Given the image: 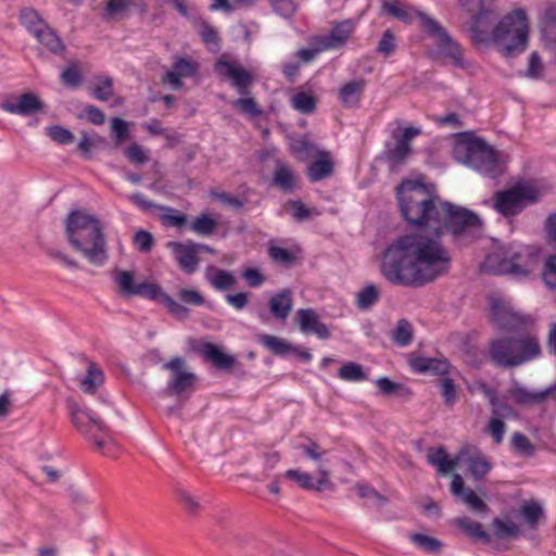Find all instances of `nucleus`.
Wrapping results in <instances>:
<instances>
[{
	"instance_id": "nucleus-13",
	"label": "nucleus",
	"mask_w": 556,
	"mask_h": 556,
	"mask_svg": "<svg viewBox=\"0 0 556 556\" xmlns=\"http://www.w3.org/2000/svg\"><path fill=\"white\" fill-rule=\"evenodd\" d=\"M214 71L219 77L229 80L239 94L248 96L250 93L254 76L238 61L219 59L214 65Z\"/></svg>"
},
{
	"instance_id": "nucleus-63",
	"label": "nucleus",
	"mask_w": 556,
	"mask_h": 556,
	"mask_svg": "<svg viewBox=\"0 0 556 556\" xmlns=\"http://www.w3.org/2000/svg\"><path fill=\"white\" fill-rule=\"evenodd\" d=\"M132 242L138 251L147 253L152 250L154 238L151 232L147 230H139L135 233Z\"/></svg>"
},
{
	"instance_id": "nucleus-46",
	"label": "nucleus",
	"mask_w": 556,
	"mask_h": 556,
	"mask_svg": "<svg viewBox=\"0 0 556 556\" xmlns=\"http://www.w3.org/2000/svg\"><path fill=\"white\" fill-rule=\"evenodd\" d=\"M105 143V138L96 132L88 135L86 131H81V139L78 142V150L81 152L85 159H90L92 149L102 147Z\"/></svg>"
},
{
	"instance_id": "nucleus-29",
	"label": "nucleus",
	"mask_w": 556,
	"mask_h": 556,
	"mask_svg": "<svg viewBox=\"0 0 556 556\" xmlns=\"http://www.w3.org/2000/svg\"><path fill=\"white\" fill-rule=\"evenodd\" d=\"M412 368L417 372L442 376L448 374L450 363L446 359L417 357L410 363Z\"/></svg>"
},
{
	"instance_id": "nucleus-2",
	"label": "nucleus",
	"mask_w": 556,
	"mask_h": 556,
	"mask_svg": "<svg viewBox=\"0 0 556 556\" xmlns=\"http://www.w3.org/2000/svg\"><path fill=\"white\" fill-rule=\"evenodd\" d=\"M496 16L489 9L483 8L472 16L470 31L475 43L493 41L505 58H514L522 53L528 46L529 26L523 10L518 9L504 16L492 28Z\"/></svg>"
},
{
	"instance_id": "nucleus-36",
	"label": "nucleus",
	"mask_w": 556,
	"mask_h": 556,
	"mask_svg": "<svg viewBox=\"0 0 556 556\" xmlns=\"http://www.w3.org/2000/svg\"><path fill=\"white\" fill-rule=\"evenodd\" d=\"M104 375L102 369L93 362H90L87 368V375L80 382V388L85 393L92 394L103 383Z\"/></svg>"
},
{
	"instance_id": "nucleus-58",
	"label": "nucleus",
	"mask_w": 556,
	"mask_h": 556,
	"mask_svg": "<svg viewBox=\"0 0 556 556\" xmlns=\"http://www.w3.org/2000/svg\"><path fill=\"white\" fill-rule=\"evenodd\" d=\"M355 489L359 497L372 501L378 507L383 506L387 502V498L383 495L367 484L357 483Z\"/></svg>"
},
{
	"instance_id": "nucleus-35",
	"label": "nucleus",
	"mask_w": 556,
	"mask_h": 556,
	"mask_svg": "<svg viewBox=\"0 0 556 556\" xmlns=\"http://www.w3.org/2000/svg\"><path fill=\"white\" fill-rule=\"evenodd\" d=\"M427 460L430 465L438 468L440 473L446 475L453 471L457 466V459H451L443 446L437 450H429Z\"/></svg>"
},
{
	"instance_id": "nucleus-44",
	"label": "nucleus",
	"mask_w": 556,
	"mask_h": 556,
	"mask_svg": "<svg viewBox=\"0 0 556 556\" xmlns=\"http://www.w3.org/2000/svg\"><path fill=\"white\" fill-rule=\"evenodd\" d=\"M545 27L543 29V40L547 50L556 55V16L552 11L545 14Z\"/></svg>"
},
{
	"instance_id": "nucleus-64",
	"label": "nucleus",
	"mask_w": 556,
	"mask_h": 556,
	"mask_svg": "<svg viewBox=\"0 0 556 556\" xmlns=\"http://www.w3.org/2000/svg\"><path fill=\"white\" fill-rule=\"evenodd\" d=\"M543 280L548 288L556 290V254L546 258Z\"/></svg>"
},
{
	"instance_id": "nucleus-26",
	"label": "nucleus",
	"mask_w": 556,
	"mask_h": 556,
	"mask_svg": "<svg viewBox=\"0 0 556 556\" xmlns=\"http://www.w3.org/2000/svg\"><path fill=\"white\" fill-rule=\"evenodd\" d=\"M365 80L356 79L344 84L339 90L341 104L346 109L358 106L361 98L365 90Z\"/></svg>"
},
{
	"instance_id": "nucleus-39",
	"label": "nucleus",
	"mask_w": 556,
	"mask_h": 556,
	"mask_svg": "<svg viewBox=\"0 0 556 556\" xmlns=\"http://www.w3.org/2000/svg\"><path fill=\"white\" fill-rule=\"evenodd\" d=\"M492 529L494 535L500 540L514 539L520 533L519 527L515 522L498 517L493 519Z\"/></svg>"
},
{
	"instance_id": "nucleus-55",
	"label": "nucleus",
	"mask_w": 556,
	"mask_h": 556,
	"mask_svg": "<svg viewBox=\"0 0 556 556\" xmlns=\"http://www.w3.org/2000/svg\"><path fill=\"white\" fill-rule=\"evenodd\" d=\"M210 282L216 290L225 291L235 286L236 278L228 270L216 269L215 275L210 278Z\"/></svg>"
},
{
	"instance_id": "nucleus-16",
	"label": "nucleus",
	"mask_w": 556,
	"mask_h": 556,
	"mask_svg": "<svg viewBox=\"0 0 556 556\" xmlns=\"http://www.w3.org/2000/svg\"><path fill=\"white\" fill-rule=\"evenodd\" d=\"M509 395L518 405H538L547 401L556 403V382L543 390H529L518 383L508 390Z\"/></svg>"
},
{
	"instance_id": "nucleus-4",
	"label": "nucleus",
	"mask_w": 556,
	"mask_h": 556,
	"mask_svg": "<svg viewBox=\"0 0 556 556\" xmlns=\"http://www.w3.org/2000/svg\"><path fill=\"white\" fill-rule=\"evenodd\" d=\"M395 193L401 215L407 224L434 228L443 201L433 187L406 179L397 185Z\"/></svg>"
},
{
	"instance_id": "nucleus-1",
	"label": "nucleus",
	"mask_w": 556,
	"mask_h": 556,
	"mask_svg": "<svg viewBox=\"0 0 556 556\" xmlns=\"http://www.w3.org/2000/svg\"><path fill=\"white\" fill-rule=\"evenodd\" d=\"M482 220L472 211L443 201L430 235L414 231L393 240L382 252L380 271L394 286L422 287L448 273L452 256L441 237L448 233L454 240L473 238Z\"/></svg>"
},
{
	"instance_id": "nucleus-23",
	"label": "nucleus",
	"mask_w": 556,
	"mask_h": 556,
	"mask_svg": "<svg viewBox=\"0 0 556 556\" xmlns=\"http://www.w3.org/2000/svg\"><path fill=\"white\" fill-rule=\"evenodd\" d=\"M198 353L217 369H230L236 364L235 356L224 353L222 348L214 343L206 342L201 344Z\"/></svg>"
},
{
	"instance_id": "nucleus-54",
	"label": "nucleus",
	"mask_w": 556,
	"mask_h": 556,
	"mask_svg": "<svg viewBox=\"0 0 556 556\" xmlns=\"http://www.w3.org/2000/svg\"><path fill=\"white\" fill-rule=\"evenodd\" d=\"M511 448L523 456H532L535 452V446L531 441L522 433L515 432L511 437Z\"/></svg>"
},
{
	"instance_id": "nucleus-28",
	"label": "nucleus",
	"mask_w": 556,
	"mask_h": 556,
	"mask_svg": "<svg viewBox=\"0 0 556 556\" xmlns=\"http://www.w3.org/2000/svg\"><path fill=\"white\" fill-rule=\"evenodd\" d=\"M452 523L466 533L471 540L481 541L485 544L491 542V535L483 530L482 525L467 516L455 518Z\"/></svg>"
},
{
	"instance_id": "nucleus-19",
	"label": "nucleus",
	"mask_w": 556,
	"mask_h": 556,
	"mask_svg": "<svg viewBox=\"0 0 556 556\" xmlns=\"http://www.w3.org/2000/svg\"><path fill=\"white\" fill-rule=\"evenodd\" d=\"M295 319L304 333L315 334L320 340H327L331 336L327 325L319 320L318 314L313 308H300Z\"/></svg>"
},
{
	"instance_id": "nucleus-21",
	"label": "nucleus",
	"mask_w": 556,
	"mask_h": 556,
	"mask_svg": "<svg viewBox=\"0 0 556 556\" xmlns=\"http://www.w3.org/2000/svg\"><path fill=\"white\" fill-rule=\"evenodd\" d=\"M451 492L454 496L459 497L472 513L485 514L489 506L481 500L471 489L465 488L463 478L455 473L451 482Z\"/></svg>"
},
{
	"instance_id": "nucleus-45",
	"label": "nucleus",
	"mask_w": 556,
	"mask_h": 556,
	"mask_svg": "<svg viewBox=\"0 0 556 556\" xmlns=\"http://www.w3.org/2000/svg\"><path fill=\"white\" fill-rule=\"evenodd\" d=\"M410 541L421 551L430 554H438L441 552L442 542L433 536L422 533H414L410 535Z\"/></svg>"
},
{
	"instance_id": "nucleus-49",
	"label": "nucleus",
	"mask_w": 556,
	"mask_h": 556,
	"mask_svg": "<svg viewBox=\"0 0 556 556\" xmlns=\"http://www.w3.org/2000/svg\"><path fill=\"white\" fill-rule=\"evenodd\" d=\"M353 30V23L346 20L334 24V26L329 31V35L331 39L338 45V47L341 48L346 43Z\"/></svg>"
},
{
	"instance_id": "nucleus-27",
	"label": "nucleus",
	"mask_w": 556,
	"mask_h": 556,
	"mask_svg": "<svg viewBox=\"0 0 556 556\" xmlns=\"http://www.w3.org/2000/svg\"><path fill=\"white\" fill-rule=\"evenodd\" d=\"M333 173V162L329 152H320L318 159L312 162L307 167V177L312 182H316L330 177Z\"/></svg>"
},
{
	"instance_id": "nucleus-5",
	"label": "nucleus",
	"mask_w": 556,
	"mask_h": 556,
	"mask_svg": "<svg viewBox=\"0 0 556 556\" xmlns=\"http://www.w3.org/2000/svg\"><path fill=\"white\" fill-rule=\"evenodd\" d=\"M116 285L117 293L126 299L141 296L151 301H157L164 305L168 313L179 320H186L190 311L185 305L175 301L169 294L163 291L161 286L148 281H136V275L131 270L115 269L112 275Z\"/></svg>"
},
{
	"instance_id": "nucleus-50",
	"label": "nucleus",
	"mask_w": 556,
	"mask_h": 556,
	"mask_svg": "<svg viewBox=\"0 0 556 556\" xmlns=\"http://www.w3.org/2000/svg\"><path fill=\"white\" fill-rule=\"evenodd\" d=\"M200 36L210 52H219L220 37L213 26L207 23H203L201 26Z\"/></svg>"
},
{
	"instance_id": "nucleus-9",
	"label": "nucleus",
	"mask_w": 556,
	"mask_h": 556,
	"mask_svg": "<svg viewBox=\"0 0 556 556\" xmlns=\"http://www.w3.org/2000/svg\"><path fill=\"white\" fill-rule=\"evenodd\" d=\"M417 17L419 20L420 29L426 33L430 38L434 39L438 48V53L448 59L451 64L456 67L464 68L465 63L463 59V50L457 41L448 34L435 18L430 15L418 11Z\"/></svg>"
},
{
	"instance_id": "nucleus-59",
	"label": "nucleus",
	"mask_w": 556,
	"mask_h": 556,
	"mask_svg": "<svg viewBox=\"0 0 556 556\" xmlns=\"http://www.w3.org/2000/svg\"><path fill=\"white\" fill-rule=\"evenodd\" d=\"M396 48L395 37L390 29L383 31L381 39L378 42L376 51L386 58H389Z\"/></svg>"
},
{
	"instance_id": "nucleus-38",
	"label": "nucleus",
	"mask_w": 556,
	"mask_h": 556,
	"mask_svg": "<svg viewBox=\"0 0 556 556\" xmlns=\"http://www.w3.org/2000/svg\"><path fill=\"white\" fill-rule=\"evenodd\" d=\"M376 384L380 394L384 396L397 395L400 397H409L412 395V391L408 388L402 383L392 381L388 377L378 378Z\"/></svg>"
},
{
	"instance_id": "nucleus-61",
	"label": "nucleus",
	"mask_w": 556,
	"mask_h": 556,
	"mask_svg": "<svg viewBox=\"0 0 556 556\" xmlns=\"http://www.w3.org/2000/svg\"><path fill=\"white\" fill-rule=\"evenodd\" d=\"M47 134L53 141L60 144H70L75 138L72 131L59 125L49 127Z\"/></svg>"
},
{
	"instance_id": "nucleus-18",
	"label": "nucleus",
	"mask_w": 556,
	"mask_h": 556,
	"mask_svg": "<svg viewBox=\"0 0 556 556\" xmlns=\"http://www.w3.org/2000/svg\"><path fill=\"white\" fill-rule=\"evenodd\" d=\"M286 478L298 483L304 490L323 492L326 490L332 491L333 483L329 479V473L320 468V476L314 480L313 476L307 472L300 471L299 469H289L285 473Z\"/></svg>"
},
{
	"instance_id": "nucleus-10",
	"label": "nucleus",
	"mask_w": 556,
	"mask_h": 556,
	"mask_svg": "<svg viewBox=\"0 0 556 556\" xmlns=\"http://www.w3.org/2000/svg\"><path fill=\"white\" fill-rule=\"evenodd\" d=\"M539 201V191L529 184H519L497 191L493 197V208L505 217L520 214L528 204Z\"/></svg>"
},
{
	"instance_id": "nucleus-33",
	"label": "nucleus",
	"mask_w": 556,
	"mask_h": 556,
	"mask_svg": "<svg viewBox=\"0 0 556 556\" xmlns=\"http://www.w3.org/2000/svg\"><path fill=\"white\" fill-rule=\"evenodd\" d=\"M296 176L285 163H278L274 170L273 184L285 192H293L295 189Z\"/></svg>"
},
{
	"instance_id": "nucleus-56",
	"label": "nucleus",
	"mask_w": 556,
	"mask_h": 556,
	"mask_svg": "<svg viewBox=\"0 0 556 556\" xmlns=\"http://www.w3.org/2000/svg\"><path fill=\"white\" fill-rule=\"evenodd\" d=\"M383 10L387 14L397 18L401 22H404L406 24H410L413 22L412 13L396 1H383Z\"/></svg>"
},
{
	"instance_id": "nucleus-48",
	"label": "nucleus",
	"mask_w": 556,
	"mask_h": 556,
	"mask_svg": "<svg viewBox=\"0 0 556 556\" xmlns=\"http://www.w3.org/2000/svg\"><path fill=\"white\" fill-rule=\"evenodd\" d=\"M379 299V290L372 283L367 285L356 294V305L359 309H369Z\"/></svg>"
},
{
	"instance_id": "nucleus-47",
	"label": "nucleus",
	"mask_w": 556,
	"mask_h": 556,
	"mask_svg": "<svg viewBox=\"0 0 556 556\" xmlns=\"http://www.w3.org/2000/svg\"><path fill=\"white\" fill-rule=\"evenodd\" d=\"M190 229L200 236H210L217 228V222L207 214L195 217L189 225Z\"/></svg>"
},
{
	"instance_id": "nucleus-52",
	"label": "nucleus",
	"mask_w": 556,
	"mask_h": 556,
	"mask_svg": "<svg viewBox=\"0 0 556 556\" xmlns=\"http://www.w3.org/2000/svg\"><path fill=\"white\" fill-rule=\"evenodd\" d=\"M392 339L400 346H406L412 342L413 328L408 320H406V319L399 320V323L393 331Z\"/></svg>"
},
{
	"instance_id": "nucleus-20",
	"label": "nucleus",
	"mask_w": 556,
	"mask_h": 556,
	"mask_svg": "<svg viewBox=\"0 0 556 556\" xmlns=\"http://www.w3.org/2000/svg\"><path fill=\"white\" fill-rule=\"evenodd\" d=\"M167 247L173 251L180 269L186 274H193L199 264L194 242L169 241Z\"/></svg>"
},
{
	"instance_id": "nucleus-25",
	"label": "nucleus",
	"mask_w": 556,
	"mask_h": 556,
	"mask_svg": "<svg viewBox=\"0 0 556 556\" xmlns=\"http://www.w3.org/2000/svg\"><path fill=\"white\" fill-rule=\"evenodd\" d=\"M105 20L123 18L127 16L132 9H139L144 5L143 0H104Z\"/></svg>"
},
{
	"instance_id": "nucleus-51",
	"label": "nucleus",
	"mask_w": 556,
	"mask_h": 556,
	"mask_svg": "<svg viewBox=\"0 0 556 556\" xmlns=\"http://www.w3.org/2000/svg\"><path fill=\"white\" fill-rule=\"evenodd\" d=\"M97 85L91 89L93 98L100 101H108L113 96V79L110 76H98Z\"/></svg>"
},
{
	"instance_id": "nucleus-53",
	"label": "nucleus",
	"mask_w": 556,
	"mask_h": 556,
	"mask_svg": "<svg viewBox=\"0 0 556 556\" xmlns=\"http://www.w3.org/2000/svg\"><path fill=\"white\" fill-rule=\"evenodd\" d=\"M292 105L303 114L313 113L316 109L315 98L306 92H298L292 97Z\"/></svg>"
},
{
	"instance_id": "nucleus-6",
	"label": "nucleus",
	"mask_w": 556,
	"mask_h": 556,
	"mask_svg": "<svg viewBox=\"0 0 556 556\" xmlns=\"http://www.w3.org/2000/svg\"><path fill=\"white\" fill-rule=\"evenodd\" d=\"M489 358L500 368H513L528 363L541 355L539 340L533 334L522 337H503L489 344Z\"/></svg>"
},
{
	"instance_id": "nucleus-62",
	"label": "nucleus",
	"mask_w": 556,
	"mask_h": 556,
	"mask_svg": "<svg viewBox=\"0 0 556 556\" xmlns=\"http://www.w3.org/2000/svg\"><path fill=\"white\" fill-rule=\"evenodd\" d=\"M126 159L137 165H142L148 162L149 157L146 150L137 142L131 143L124 152Z\"/></svg>"
},
{
	"instance_id": "nucleus-43",
	"label": "nucleus",
	"mask_w": 556,
	"mask_h": 556,
	"mask_svg": "<svg viewBox=\"0 0 556 556\" xmlns=\"http://www.w3.org/2000/svg\"><path fill=\"white\" fill-rule=\"evenodd\" d=\"M338 377L341 380L351 382L364 381L367 378L363 366L354 362H349L342 365L338 370Z\"/></svg>"
},
{
	"instance_id": "nucleus-11",
	"label": "nucleus",
	"mask_w": 556,
	"mask_h": 556,
	"mask_svg": "<svg viewBox=\"0 0 556 556\" xmlns=\"http://www.w3.org/2000/svg\"><path fill=\"white\" fill-rule=\"evenodd\" d=\"M533 258L521 250L509 247L502 255H491L486 265L495 275H510L517 278L528 277L532 271Z\"/></svg>"
},
{
	"instance_id": "nucleus-17",
	"label": "nucleus",
	"mask_w": 556,
	"mask_h": 556,
	"mask_svg": "<svg viewBox=\"0 0 556 556\" xmlns=\"http://www.w3.org/2000/svg\"><path fill=\"white\" fill-rule=\"evenodd\" d=\"M199 65L197 62L185 58L176 56L172 70L167 71L162 77V84H168L173 90L182 88V78H189L197 74Z\"/></svg>"
},
{
	"instance_id": "nucleus-3",
	"label": "nucleus",
	"mask_w": 556,
	"mask_h": 556,
	"mask_svg": "<svg viewBox=\"0 0 556 556\" xmlns=\"http://www.w3.org/2000/svg\"><path fill=\"white\" fill-rule=\"evenodd\" d=\"M70 245L91 265L101 267L109 260L103 223L83 210L71 211L64 219Z\"/></svg>"
},
{
	"instance_id": "nucleus-42",
	"label": "nucleus",
	"mask_w": 556,
	"mask_h": 556,
	"mask_svg": "<svg viewBox=\"0 0 556 556\" xmlns=\"http://www.w3.org/2000/svg\"><path fill=\"white\" fill-rule=\"evenodd\" d=\"M260 342L271 353L279 356H286L293 350V345L288 341L271 334H263Z\"/></svg>"
},
{
	"instance_id": "nucleus-31",
	"label": "nucleus",
	"mask_w": 556,
	"mask_h": 556,
	"mask_svg": "<svg viewBox=\"0 0 556 556\" xmlns=\"http://www.w3.org/2000/svg\"><path fill=\"white\" fill-rule=\"evenodd\" d=\"M270 313L281 320H286L292 309L291 291L286 289L273 295L268 302Z\"/></svg>"
},
{
	"instance_id": "nucleus-15",
	"label": "nucleus",
	"mask_w": 556,
	"mask_h": 556,
	"mask_svg": "<svg viewBox=\"0 0 556 556\" xmlns=\"http://www.w3.org/2000/svg\"><path fill=\"white\" fill-rule=\"evenodd\" d=\"M127 199L143 212H150L153 208L163 211L164 214L160 216V219L164 226L181 228L187 224L186 215L179 214L170 206L156 204L147 199L142 193L129 194Z\"/></svg>"
},
{
	"instance_id": "nucleus-8",
	"label": "nucleus",
	"mask_w": 556,
	"mask_h": 556,
	"mask_svg": "<svg viewBox=\"0 0 556 556\" xmlns=\"http://www.w3.org/2000/svg\"><path fill=\"white\" fill-rule=\"evenodd\" d=\"M70 416L76 429L106 456H114L115 443L109 435V428L103 420L89 408L81 407L74 401L67 402Z\"/></svg>"
},
{
	"instance_id": "nucleus-24",
	"label": "nucleus",
	"mask_w": 556,
	"mask_h": 556,
	"mask_svg": "<svg viewBox=\"0 0 556 556\" xmlns=\"http://www.w3.org/2000/svg\"><path fill=\"white\" fill-rule=\"evenodd\" d=\"M302 451L303 455L316 463V469L318 476H320V468L326 470L331 476L330 468L328 466V450L323 448L317 442L308 439L306 443H302L298 446Z\"/></svg>"
},
{
	"instance_id": "nucleus-60",
	"label": "nucleus",
	"mask_w": 556,
	"mask_h": 556,
	"mask_svg": "<svg viewBox=\"0 0 556 556\" xmlns=\"http://www.w3.org/2000/svg\"><path fill=\"white\" fill-rule=\"evenodd\" d=\"M544 74V65L536 51H533L529 56L528 68L526 76L531 79H540Z\"/></svg>"
},
{
	"instance_id": "nucleus-7",
	"label": "nucleus",
	"mask_w": 556,
	"mask_h": 556,
	"mask_svg": "<svg viewBox=\"0 0 556 556\" xmlns=\"http://www.w3.org/2000/svg\"><path fill=\"white\" fill-rule=\"evenodd\" d=\"M454 154L457 161L491 179L500 177L504 172L498 152L480 138L457 146Z\"/></svg>"
},
{
	"instance_id": "nucleus-30",
	"label": "nucleus",
	"mask_w": 556,
	"mask_h": 556,
	"mask_svg": "<svg viewBox=\"0 0 556 556\" xmlns=\"http://www.w3.org/2000/svg\"><path fill=\"white\" fill-rule=\"evenodd\" d=\"M268 255L274 263L285 268L293 267L302 258L301 250L299 248L289 250L278 245H269Z\"/></svg>"
},
{
	"instance_id": "nucleus-22",
	"label": "nucleus",
	"mask_w": 556,
	"mask_h": 556,
	"mask_svg": "<svg viewBox=\"0 0 556 556\" xmlns=\"http://www.w3.org/2000/svg\"><path fill=\"white\" fill-rule=\"evenodd\" d=\"M1 109L10 114L33 115L43 109V102L33 92L23 93L17 102L4 101Z\"/></svg>"
},
{
	"instance_id": "nucleus-12",
	"label": "nucleus",
	"mask_w": 556,
	"mask_h": 556,
	"mask_svg": "<svg viewBox=\"0 0 556 556\" xmlns=\"http://www.w3.org/2000/svg\"><path fill=\"white\" fill-rule=\"evenodd\" d=\"M490 312L494 325L507 332L528 330L534 323L531 315L515 309L508 302L498 298L490 299Z\"/></svg>"
},
{
	"instance_id": "nucleus-14",
	"label": "nucleus",
	"mask_w": 556,
	"mask_h": 556,
	"mask_svg": "<svg viewBox=\"0 0 556 556\" xmlns=\"http://www.w3.org/2000/svg\"><path fill=\"white\" fill-rule=\"evenodd\" d=\"M163 368L170 371V379L165 389L166 393L181 397L195 384L197 376L187 370L185 358L175 356L166 362Z\"/></svg>"
},
{
	"instance_id": "nucleus-34",
	"label": "nucleus",
	"mask_w": 556,
	"mask_h": 556,
	"mask_svg": "<svg viewBox=\"0 0 556 556\" xmlns=\"http://www.w3.org/2000/svg\"><path fill=\"white\" fill-rule=\"evenodd\" d=\"M35 37L39 43L45 46L51 53L61 55L65 51V45L59 37L58 33L47 25L42 30L37 31Z\"/></svg>"
},
{
	"instance_id": "nucleus-57",
	"label": "nucleus",
	"mask_w": 556,
	"mask_h": 556,
	"mask_svg": "<svg viewBox=\"0 0 556 556\" xmlns=\"http://www.w3.org/2000/svg\"><path fill=\"white\" fill-rule=\"evenodd\" d=\"M467 465L469 471L477 480L482 479L492 467L491 463L484 457H470Z\"/></svg>"
},
{
	"instance_id": "nucleus-32",
	"label": "nucleus",
	"mask_w": 556,
	"mask_h": 556,
	"mask_svg": "<svg viewBox=\"0 0 556 556\" xmlns=\"http://www.w3.org/2000/svg\"><path fill=\"white\" fill-rule=\"evenodd\" d=\"M544 516L542 504L536 500L525 501L519 509L518 517L530 528L536 529L540 519Z\"/></svg>"
},
{
	"instance_id": "nucleus-40",
	"label": "nucleus",
	"mask_w": 556,
	"mask_h": 556,
	"mask_svg": "<svg viewBox=\"0 0 556 556\" xmlns=\"http://www.w3.org/2000/svg\"><path fill=\"white\" fill-rule=\"evenodd\" d=\"M130 138L129 123L121 117L111 119V139L115 148L121 147Z\"/></svg>"
},
{
	"instance_id": "nucleus-37",
	"label": "nucleus",
	"mask_w": 556,
	"mask_h": 556,
	"mask_svg": "<svg viewBox=\"0 0 556 556\" xmlns=\"http://www.w3.org/2000/svg\"><path fill=\"white\" fill-rule=\"evenodd\" d=\"M20 20L22 25L34 36L36 37L38 30H42L48 24L40 16V14L31 9L24 8L20 12Z\"/></svg>"
},
{
	"instance_id": "nucleus-41",
	"label": "nucleus",
	"mask_w": 556,
	"mask_h": 556,
	"mask_svg": "<svg viewBox=\"0 0 556 556\" xmlns=\"http://www.w3.org/2000/svg\"><path fill=\"white\" fill-rule=\"evenodd\" d=\"M412 153V147L409 143L396 138V142L393 147H389L384 151L386 159L394 164L399 165L405 161V159Z\"/></svg>"
}]
</instances>
